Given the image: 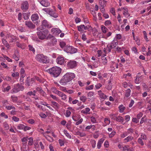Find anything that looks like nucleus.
<instances>
[{
    "mask_svg": "<svg viewBox=\"0 0 151 151\" xmlns=\"http://www.w3.org/2000/svg\"><path fill=\"white\" fill-rule=\"evenodd\" d=\"M75 77V74L73 73H66L60 80V83L61 84L65 85Z\"/></svg>",
    "mask_w": 151,
    "mask_h": 151,
    "instance_id": "nucleus-1",
    "label": "nucleus"
},
{
    "mask_svg": "<svg viewBox=\"0 0 151 151\" xmlns=\"http://www.w3.org/2000/svg\"><path fill=\"white\" fill-rule=\"evenodd\" d=\"M47 72L53 76L57 77L60 74L61 69L57 66L53 67L48 70Z\"/></svg>",
    "mask_w": 151,
    "mask_h": 151,
    "instance_id": "nucleus-2",
    "label": "nucleus"
},
{
    "mask_svg": "<svg viewBox=\"0 0 151 151\" xmlns=\"http://www.w3.org/2000/svg\"><path fill=\"white\" fill-rule=\"evenodd\" d=\"M35 58L38 61L41 63H47L50 62L49 58L42 54H40L37 55Z\"/></svg>",
    "mask_w": 151,
    "mask_h": 151,
    "instance_id": "nucleus-3",
    "label": "nucleus"
},
{
    "mask_svg": "<svg viewBox=\"0 0 151 151\" xmlns=\"http://www.w3.org/2000/svg\"><path fill=\"white\" fill-rule=\"evenodd\" d=\"M118 45V41L114 39L111 43L108 44L106 48H104V51L105 52H110L111 49L116 47Z\"/></svg>",
    "mask_w": 151,
    "mask_h": 151,
    "instance_id": "nucleus-4",
    "label": "nucleus"
},
{
    "mask_svg": "<svg viewBox=\"0 0 151 151\" xmlns=\"http://www.w3.org/2000/svg\"><path fill=\"white\" fill-rule=\"evenodd\" d=\"M38 38L42 40L45 39H49V37L51 36V35L49 34V32L47 30H45L43 32H39L37 33Z\"/></svg>",
    "mask_w": 151,
    "mask_h": 151,
    "instance_id": "nucleus-5",
    "label": "nucleus"
},
{
    "mask_svg": "<svg viewBox=\"0 0 151 151\" xmlns=\"http://www.w3.org/2000/svg\"><path fill=\"white\" fill-rule=\"evenodd\" d=\"M14 88L12 90V93H16L20 91H23L24 88L23 86L20 85L19 83L14 85Z\"/></svg>",
    "mask_w": 151,
    "mask_h": 151,
    "instance_id": "nucleus-6",
    "label": "nucleus"
},
{
    "mask_svg": "<svg viewBox=\"0 0 151 151\" xmlns=\"http://www.w3.org/2000/svg\"><path fill=\"white\" fill-rule=\"evenodd\" d=\"M64 50L67 53L73 54L76 52L77 50L72 46H69L65 47Z\"/></svg>",
    "mask_w": 151,
    "mask_h": 151,
    "instance_id": "nucleus-7",
    "label": "nucleus"
},
{
    "mask_svg": "<svg viewBox=\"0 0 151 151\" xmlns=\"http://www.w3.org/2000/svg\"><path fill=\"white\" fill-rule=\"evenodd\" d=\"M6 39H9V43L14 44L18 40V38L10 35H7L6 37Z\"/></svg>",
    "mask_w": 151,
    "mask_h": 151,
    "instance_id": "nucleus-8",
    "label": "nucleus"
},
{
    "mask_svg": "<svg viewBox=\"0 0 151 151\" xmlns=\"http://www.w3.org/2000/svg\"><path fill=\"white\" fill-rule=\"evenodd\" d=\"M77 65V62L74 60H70L67 63V67L70 68H73L76 67Z\"/></svg>",
    "mask_w": 151,
    "mask_h": 151,
    "instance_id": "nucleus-9",
    "label": "nucleus"
},
{
    "mask_svg": "<svg viewBox=\"0 0 151 151\" xmlns=\"http://www.w3.org/2000/svg\"><path fill=\"white\" fill-rule=\"evenodd\" d=\"M11 88V86L8 85L6 83H3L2 87V90L3 92H8Z\"/></svg>",
    "mask_w": 151,
    "mask_h": 151,
    "instance_id": "nucleus-10",
    "label": "nucleus"
},
{
    "mask_svg": "<svg viewBox=\"0 0 151 151\" xmlns=\"http://www.w3.org/2000/svg\"><path fill=\"white\" fill-rule=\"evenodd\" d=\"M51 32L55 35L57 36L61 32V31L58 28H53L51 29Z\"/></svg>",
    "mask_w": 151,
    "mask_h": 151,
    "instance_id": "nucleus-11",
    "label": "nucleus"
},
{
    "mask_svg": "<svg viewBox=\"0 0 151 151\" xmlns=\"http://www.w3.org/2000/svg\"><path fill=\"white\" fill-rule=\"evenodd\" d=\"M25 24L27 27L30 29H33L35 27V25L31 21H25Z\"/></svg>",
    "mask_w": 151,
    "mask_h": 151,
    "instance_id": "nucleus-12",
    "label": "nucleus"
},
{
    "mask_svg": "<svg viewBox=\"0 0 151 151\" xmlns=\"http://www.w3.org/2000/svg\"><path fill=\"white\" fill-rule=\"evenodd\" d=\"M56 62L59 64L63 65L65 62L64 58L61 56H59L57 58Z\"/></svg>",
    "mask_w": 151,
    "mask_h": 151,
    "instance_id": "nucleus-13",
    "label": "nucleus"
},
{
    "mask_svg": "<svg viewBox=\"0 0 151 151\" xmlns=\"http://www.w3.org/2000/svg\"><path fill=\"white\" fill-rule=\"evenodd\" d=\"M29 7V4L28 2L25 1L22 2V4L21 8L23 10L27 9Z\"/></svg>",
    "mask_w": 151,
    "mask_h": 151,
    "instance_id": "nucleus-14",
    "label": "nucleus"
},
{
    "mask_svg": "<svg viewBox=\"0 0 151 151\" xmlns=\"http://www.w3.org/2000/svg\"><path fill=\"white\" fill-rule=\"evenodd\" d=\"M123 14L125 16V17H127L130 16V14L128 12V10L127 8L126 7H123Z\"/></svg>",
    "mask_w": 151,
    "mask_h": 151,
    "instance_id": "nucleus-15",
    "label": "nucleus"
},
{
    "mask_svg": "<svg viewBox=\"0 0 151 151\" xmlns=\"http://www.w3.org/2000/svg\"><path fill=\"white\" fill-rule=\"evenodd\" d=\"M78 30L80 32H81L84 29H88L89 28L87 26H85L84 25H81L79 26H78Z\"/></svg>",
    "mask_w": 151,
    "mask_h": 151,
    "instance_id": "nucleus-16",
    "label": "nucleus"
},
{
    "mask_svg": "<svg viewBox=\"0 0 151 151\" xmlns=\"http://www.w3.org/2000/svg\"><path fill=\"white\" fill-rule=\"evenodd\" d=\"M40 3L42 6L45 7H48L50 5V3L46 1L42 0L41 1Z\"/></svg>",
    "mask_w": 151,
    "mask_h": 151,
    "instance_id": "nucleus-17",
    "label": "nucleus"
},
{
    "mask_svg": "<svg viewBox=\"0 0 151 151\" xmlns=\"http://www.w3.org/2000/svg\"><path fill=\"white\" fill-rule=\"evenodd\" d=\"M19 98L20 97H17L14 96H11L12 101L14 102H17L18 103H21L22 102V101H18V100Z\"/></svg>",
    "mask_w": 151,
    "mask_h": 151,
    "instance_id": "nucleus-18",
    "label": "nucleus"
},
{
    "mask_svg": "<svg viewBox=\"0 0 151 151\" xmlns=\"http://www.w3.org/2000/svg\"><path fill=\"white\" fill-rule=\"evenodd\" d=\"M104 138H101L99 140L97 144V147L98 149H99L100 148L102 144L104 141Z\"/></svg>",
    "mask_w": 151,
    "mask_h": 151,
    "instance_id": "nucleus-19",
    "label": "nucleus"
},
{
    "mask_svg": "<svg viewBox=\"0 0 151 151\" xmlns=\"http://www.w3.org/2000/svg\"><path fill=\"white\" fill-rule=\"evenodd\" d=\"M16 45L18 47L22 49H24L26 47L24 43H20L18 42H16Z\"/></svg>",
    "mask_w": 151,
    "mask_h": 151,
    "instance_id": "nucleus-20",
    "label": "nucleus"
},
{
    "mask_svg": "<svg viewBox=\"0 0 151 151\" xmlns=\"http://www.w3.org/2000/svg\"><path fill=\"white\" fill-rule=\"evenodd\" d=\"M98 93L101 99H105L106 98V96L101 91H99Z\"/></svg>",
    "mask_w": 151,
    "mask_h": 151,
    "instance_id": "nucleus-21",
    "label": "nucleus"
},
{
    "mask_svg": "<svg viewBox=\"0 0 151 151\" xmlns=\"http://www.w3.org/2000/svg\"><path fill=\"white\" fill-rule=\"evenodd\" d=\"M134 139L133 137L129 136L124 139L125 142H127L132 141Z\"/></svg>",
    "mask_w": 151,
    "mask_h": 151,
    "instance_id": "nucleus-22",
    "label": "nucleus"
},
{
    "mask_svg": "<svg viewBox=\"0 0 151 151\" xmlns=\"http://www.w3.org/2000/svg\"><path fill=\"white\" fill-rule=\"evenodd\" d=\"M58 95L61 98V99L63 100H65L66 99V95L62 92L60 91Z\"/></svg>",
    "mask_w": 151,
    "mask_h": 151,
    "instance_id": "nucleus-23",
    "label": "nucleus"
},
{
    "mask_svg": "<svg viewBox=\"0 0 151 151\" xmlns=\"http://www.w3.org/2000/svg\"><path fill=\"white\" fill-rule=\"evenodd\" d=\"M31 19L33 21H35L38 19L39 17L37 14H34L31 16Z\"/></svg>",
    "mask_w": 151,
    "mask_h": 151,
    "instance_id": "nucleus-24",
    "label": "nucleus"
},
{
    "mask_svg": "<svg viewBox=\"0 0 151 151\" xmlns=\"http://www.w3.org/2000/svg\"><path fill=\"white\" fill-rule=\"evenodd\" d=\"M94 95V93L93 92H89L87 94V96L89 100H91L93 98Z\"/></svg>",
    "mask_w": 151,
    "mask_h": 151,
    "instance_id": "nucleus-25",
    "label": "nucleus"
},
{
    "mask_svg": "<svg viewBox=\"0 0 151 151\" xmlns=\"http://www.w3.org/2000/svg\"><path fill=\"white\" fill-rule=\"evenodd\" d=\"M23 145L21 147V149L22 151H27L28 149V147L27 145V144L25 143H22Z\"/></svg>",
    "mask_w": 151,
    "mask_h": 151,
    "instance_id": "nucleus-26",
    "label": "nucleus"
},
{
    "mask_svg": "<svg viewBox=\"0 0 151 151\" xmlns=\"http://www.w3.org/2000/svg\"><path fill=\"white\" fill-rule=\"evenodd\" d=\"M101 30L102 32L104 34L106 33L108 30V29L105 26L102 25L101 26Z\"/></svg>",
    "mask_w": 151,
    "mask_h": 151,
    "instance_id": "nucleus-27",
    "label": "nucleus"
},
{
    "mask_svg": "<svg viewBox=\"0 0 151 151\" xmlns=\"http://www.w3.org/2000/svg\"><path fill=\"white\" fill-rule=\"evenodd\" d=\"M120 112L122 113L124 111L125 109V107L124 106L123 104H121L118 107Z\"/></svg>",
    "mask_w": 151,
    "mask_h": 151,
    "instance_id": "nucleus-28",
    "label": "nucleus"
},
{
    "mask_svg": "<svg viewBox=\"0 0 151 151\" xmlns=\"http://www.w3.org/2000/svg\"><path fill=\"white\" fill-rule=\"evenodd\" d=\"M51 90L53 93L57 94L58 95L60 92V91L57 90V88L55 87H52L51 88Z\"/></svg>",
    "mask_w": 151,
    "mask_h": 151,
    "instance_id": "nucleus-29",
    "label": "nucleus"
},
{
    "mask_svg": "<svg viewBox=\"0 0 151 151\" xmlns=\"http://www.w3.org/2000/svg\"><path fill=\"white\" fill-rule=\"evenodd\" d=\"M63 132L64 134L69 139H71V135L66 130H64Z\"/></svg>",
    "mask_w": 151,
    "mask_h": 151,
    "instance_id": "nucleus-30",
    "label": "nucleus"
},
{
    "mask_svg": "<svg viewBox=\"0 0 151 151\" xmlns=\"http://www.w3.org/2000/svg\"><path fill=\"white\" fill-rule=\"evenodd\" d=\"M110 122V121L108 118H105L104 119V124H103V126H105L106 125L109 124Z\"/></svg>",
    "mask_w": 151,
    "mask_h": 151,
    "instance_id": "nucleus-31",
    "label": "nucleus"
},
{
    "mask_svg": "<svg viewBox=\"0 0 151 151\" xmlns=\"http://www.w3.org/2000/svg\"><path fill=\"white\" fill-rule=\"evenodd\" d=\"M146 122H147L148 129V130L151 131V121L150 120H147Z\"/></svg>",
    "mask_w": 151,
    "mask_h": 151,
    "instance_id": "nucleus-32",
    "label": "nucleus"
},
{
    "mask_svg": "<svg viewBox=\"0 0 151 151\" xmlns=\"http://www.w3.org/2000/svg\"><path fill=\"white\" fill-rule=\"evenodd\" d=\"M49 14L51 16L55 18H56L58 17L57 15L55 13H54L52 10L49 11Z\"/></svg>",
    "mask_w": 151,
    "mask_h": 151,
    "instance_id": "nucleus-33",
    "label": "nucleus"
},
{
    "mask_svg": "<svg viewBox=\"0 0 151 151\" xmlns=\"http://www.w3.org/2000/svg\"><path fill=\"white\" fill-rule=\"evenodd\" d=\"M124 118L122 116H119L116 118V120L118 122H123L124 121Z\"/></svg>",
    "mask_w": 151,
    "mask_h": 151,
    "instance_id": "nucleus-34",
    "label": "nucleus"
},
{
    "mask_svg": "<svg viewBox=\"0 0 151 151\" xmlns=\"http://www.w3.org/2000/svg\"><path fill=\"white\" fill-rule=\"evenodd\" d=\"M106 2V1L104 0H100L99 1V4L101 7L104 6Z\"/></svg>",
    "mask_w": 151,
    "mask_h": 151,
    "instance_id": "nucleus-35",
    "label": "nucleus"
},
{
    "mask_svg": "<svg viewBox=\"0 0 151 151\" xmlns=\"http://www.w3.org/2000/svg\"><path fill=\"white\" fill-rule=\"evenodd\" d=\"M32 83L31 82V80H30L29 79L27 78V80L25 82V85L27 86H29Z\"/></svg>",
    "mask_w": 151,
    "mask_h": 151,
    "instance_id": "nucleus-36",
    "label": "nucleus"
},
{
    "mask_svg": "<svg viewBox=\"0 0 151 151\" xmlns=\"http://www.w3.org/2000/svg\"><path fill=\"white\" fill-rule=\"evenodd\" d=\"M90 142L92 148H94L96 146V141L94 140H91Z\"/></svg>",
    "mask_w": 151,
    "mask_h": 151,
    "instance_id": "nucleus-37",
    "label": "nucleus"
},
{
    "mask_svg": "<svg viewBox=\"0 0 151 151\" xmlns=\"http://www.w3.org/2000/svg\"><path fill=\"white\" fill-rule=\"evenodd\" d=\"M139 75V74H138L137 75L136 79L135 80V82L137 84H139L140 82V79Z\"/></svg>",
    "mask_w": 151,
    "mask_h": 151,
    "instance_id": "nucleus-38",
    "label": "nucleus"
},
{
    "mask_svg": "<svg viewBox=\"0 0 151 151\" xmlns=\"http://www.w3.org/2000/svg\"><path fill=\"white\" fill-rule=\"evenodd\" d=\"M131 90L130 89H128L127 91L126 92L125 94V96L127 97L129 96L130 95Z\"/></svg>",
    "mask_w": 151,
    "mask_h": 151,
    "instance_id": "nucleus-39",
    "label": "nucleus"
},
{
    "mask_svg": "<svg viewBox=\"0 0 151 151\" xmlns=\"http://www.w3.org/2000/svg\"><path fill=\"white\" fill-rule=\"evenodd\" d=\"M101 59L102 61V63L104 65L106 64L107 63V60L106 58L104 56L102 57Z\"/></svg>",
    "mask_w": 151,
    "mask_h": 151,
    "instance_id": "nucleus-40",
    "label": "nucleus"
},
{
    "mask_svg": "<svg viewBox=\"0 0 151 151\" xmlns=\"http://www.w3.org/2000/svg\"><path fill=\"white\" fill-rule=\"evenodd\" d=\"M24 127V125L22 124H18L17 126V129H23Z\"/></svg>",
    "mask_w": 151,
    "mask_h": 151,
    "instance_id": "nucleus-41",
    "label": "nucleus"
},
{
    "mask_svg": "<svg viewBox=\"0 0 151 151\" xmlns=\"http://www.w3.org/2000/svg\"><path fill=\"white\" fill-rule=\"evenodd\" d=\"M87 99V98L86 97L84 96H82L80 97V100L83 102H85L86 101Z\"/></svg>",
    "mask_w": 151,
    "mask_h": 151,
    "instance_id": "nucleus-42",
    "label": "nucleus"
},
{
    "mask_svg": "<svg viewBox=\"0 0 151 151\" xmlns=\"http://www.w3.org/2000/svg\"><path fill=\"white\" fill-rule=\"evenodd\" d=\"M29 138L28 137H23L22 139V141L23 143H26L27 144V142L28 141Z\"/></svg>",
    "mask_w": 151,
    "mask_h": 151,
    "instance_id": "nucleus-43",
    "label": "nucleus"
},
{
    "mask_svg": "<svg viewBox=\"0 0 151 151\" xmlns=\"http://www.w3.org/2000/svg\"><path fill=\"white\" fill-rule=\"evenodd\" d=\"M28 140V144L29 145H32L33 143V139L32 138L30 137L29 138Z\"/></svg>",
    "mask_w": 151,
    "mask_h": 151,
    "instance_id": "nucleus-44",
    "label": "nucleus"
},
{
    "mask_svg": "<svg viewBox=\"0 0 151 151\" xmlns=\"http://www.w3.org/2000/svg\"><path fill=\"white\" fill-rule=\"evenodd\" d=\"M111 24V21L110 20H106L104 22V24L106 26H109Z\"/></svg>",
    "mask_w": 151,
    "mask_h": 151,
    "instance_id": "nucleus-45",
    "label": "nucleus"
},
{
    "mask_svg": "<svg viewBox=\"0 0 151 151\" xmlns=\"http://www.w3.org/2000/svg\"><path fill=\"white\" fill-rule=\"evenodd\" d=\"M12 76L13 77H18L19 76V73L18 72H14L12 74Z\"/></svg>",
    "mask_w": 151,
    "mask_h": 151,
    "instance_id": "nucleus-46",
    "label": "nucleus"
},
{
    "mask_svg": "<svg viewBox=\"0 0 151 151\" xmlns=\"http://www.w3.org/2000/svg\"><path fill=\"white\" fill-rule=\"evenodd\" d=\"M5 107L8 110L15 109V108L12 106H5Z\"/></svg>",
    "mask_w": 151,
    "mask_h": 151,
    "instance_id": "nucleus-47",
    "label": "nucleus"
},
{
    "mask_svg": "<svg viewBox=\"0 0 151 151\" xmlns=\"http://www.w3.org/2000/svg\"><path fill=\"white\" fill-rule=\"evenodd\" d=\"M45 137L50 142H52L53 141V139L51 137H50L48 135H46Z\"/></svg>",
    "mask_w": 151,
    "mask_h": 151,
    "instance_id": "nucleus-48",
    "label": "nucleus"
},
{
    "mask_svg": "<svg viewBox=\"0 0 151 151\" xmlns=\"http://www.w3.org/2000/svg\"><path fill=\"white\" fill-rule=\"evenodd\" d=\"M90 110V109L89 108H86L85 110H83L81 111V112L84 114H87Z\"/></svg>",
    "mask_w": 151,
    "mask_h": 151,
    "instance_id": "nucleus-49",
    "label": "nucleus"
},
{
    "mask_svg": "<svg viewBox=\"0 0 151 151\" xmlns=\"http://www.w3.org/2000/svg\"><path fill=\"white\" fill-rule=\"evenodd\" d=\"M127 134H130L132 133L133 132V129L132 128H129L127 129V132H126Z\"/></svg>",
    "mask_w": 151,
    "mask_h": 151,
    "instance_id": "nucleus-50",
    "label": "nucleus"
},
{
    "mask_svg": "<svg viewBox=\"0 0 151 151\" xmlns=\"http://www.w3.org/2000/svg\"><path fill=\"white\" fill-rule=\"evenodd\" d=\"M94 86L93 85H91L88 86L86 87V89L87 90H91L93 89Z\"/></svg>",
    "mask_w": 151,
    "mask_h": 151,
    "instance_id": "nucleus-51",
    "label": "nucleus"
},
{
    "mask_svg": "<svg viewBox=\"0 0 151 151\" xmlns=\"http://www.w3.org/2000/svg\"><path fill=\"white\" fill-rule=\"evenodd\" d=\"M71 114V112L69 110H67L66 111L65 114V116L66 117H69Z\"/></svg>",
    "mask_w": 151,
    "mask_h": 151,
    "instance_id": "nucleus-52",
    "label": "nucleus"
},
{
    "mask_svg": "<svg viewBox=\"0 0 151 151\" xmlns=\"http://www.w3.org/2000/svg\"><path fill=\"white\" fill-rule=\"evenodd\" d=\"M42 24L43 25L45 26H47L48 25V24L47 21L45 20H44L42 21Z\"/></svg>",
    "mask_w": 151,
    "mask_h": 151,
    "instance_id": "nucleus-53",
    "label": "nucleus"
},
{
    "mask_svg": "<svg viewBox=\"0 0 151 151\" xmlns=\"http://www.w3.org/2000/svg\"><path fill=\"white\" fill-rule=\"evenodd\" d=\"M116 133L115 131H113L111 133L109 134V137L110 138L113 137L115 135Z\"/></svg>",
    "mask_w": 151,
    "mask_h": 151,
    "instance_id": "nucleus-54",
    "label": "nucleus"
},
{
    "mask_svg": "<svg viewBox=\"0 0 151 151\" xmlns=\"http://www.w3.org/2000/svg\"><path fill=\"white\" fill-rule=\"evenodd\" d=\"M59 45L62 48H63L65 45L66 44L65 42L62 41L60 42Z\"/></svg>",
    "mask_w": 151,
    "mask_h": 151,
    "instance_id": "nucleus-55",
    "label": "nucleus"
},
{
    "mask_svg": "<svg viewBox=\"0 0 151 151\" xmlns=\"http://www.w3.org/2000/svg\"><path fill=\"white\" fill-rule=\"evenodd\" d=\"M138 142L141 145L143 146L144 144L141 138H139L138 140Z\"/></svg>",
    "mask_w": 151,
    "mask_h": 151,
    "instance_id": "nucleus-56",
    "label": "nucleus"
},
{
    "mask_svg": "<svg viewBox=\"0 0 151 151\" xmlns=\"http://www.w3.org/2000/svg\"><path fill=\"white\" fill-rule=\"evenodd\" d=\"M104 146L106 148L109 147V143L108 141H106L104 144Z\"/></svg>",
    "mask_w": 151,
    "mask_h": 151,
    "instance_id": "nucleus-57",
    "label": "nucleus"
},
{
    "mask_svg": "<svg viewBox=\"0 0 151 151\" xmlns=\"http://www.w3.org/2000/svg\"><path fill=\"white\" fill-rule=\"evenodd\" d=\"M23 18L25 20H27L29 19V17L26 13L23 14Z\"/></svg>",
    "mask_w": 151,
    "mask_h": 151,
    "instance_id": "nucleus-58",
    "label": "nucleus"
},
{
    "mask_svg": "<svg viewBox=\"0 0 151 151\" xmlns=\"http://www.w3.org/2000/svg\"><path fill=\"white\" fill-rule=\"evenodd\" d=\"M83 121V119L82 118H81L79 120H78L76 123V125H78L79 124H81Z\"/></svg>",
    "mask_w": 151,
    "mask_h": 151,
    "instance_id": "nucleus-59",
    "label": "nucleus"
},
{
    "mask_svg": "<svg viewBox=\"0 0 151 151\" xmlns=\"http://www.w3.org/2000/svg\"><path fill=\"white\" fill-rule=\"evenodd\" d=\"M128 135L127 133L126 132H123L121 135V137L122 138H124L126 137Z\"/></svg>",
    "mask_w": 151,
    "mask_h": 151,
    "instance_id": "nucleus-60",
    "label": "nucleus"
},
{
    "mask_svg": "<svg viewBox=\"0 0 151 151\" xmlns=\"http://www.w3.org/2000/svg\"><path fill=\"white\" fill-rule=\"evenodd\" d=\"M1 65L3 67V68H5L8 69L9 68L7 65L3 62H2L1 63Z\"/></svg>",
    "mask_w": 151,
    "mask_h": 151,
    "instance_id": "nucleus-61",
    "label": "nucleus"
},
{
    "mask_svg": "<svg viewBox=\"0 0 151 151\" xmlns=\"http://www.w3.org/2000/svg\"><path fill=\"white\" fill-rule=\"evenodd\" d=\"M12 119L15 122H17L19 121V118L16 116H13L12 117Z\"/></svg>",
    "mask_w": 151,
    "mask_h": 151,
    "instance_id": "nucleus-62",
    "label": "nucleus"
},
{
    "mask_svg": "<svg viewBox=\"0 0 151 151\" xmlns=\"http://www.w3.org/2000/svg\"><path fill=\"white\" fill-rule=\"evenodd\" d=\"M29 50L32 51L33 52H35V51L34 48L31 45H29Z\"/></svg>",
    "mask_w": 151,
    "mask_h": 151,
    "instance_id": "nucleus-63",
    "label": "nucleus"
},
{
    "mask_svg": "<svg viewBox=\"0 0 151 151\" xmlns=\"http://www.w3.org/2000/svg\"><path fill=\"white\" fill-rule=\"evenodd\" d=\"M102 85L100 83H97L95 86V87L97 89L99 88Z\"/></svg>",
    "mask_w": 151,
    "mask_h": 151,
    "instance_id": "nucleus-64",
    "label": "nucleus"
}]
</instances>
